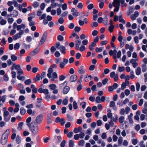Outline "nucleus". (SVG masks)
Segmentation results:
<instances>
[{
	"instance_id": "43",
	"label": "nucleus",
	"mask_w": 147,
	"mask_h": 147,
	"mask_svg": "<svg viewBox=\"0 0 147 147\" xmlns=\"http://www.w3.org/2000/svg\"><path fill=\"white\" fill-rule=\"evenodd\" d=\"M62 8L63 10H66L67 8V5L66 3H64L62 5Z\"/></svg>"
},
{
	"instance_id": "50",
	"label": "nucleus",
	"mask_w": 147,
	"mask_h": 147,
	"mask_svg": "<svg viewBox=\"0 0 147 147\" xmlns=\"http://www.w3.org/2000/svg\"><path fill=\"white\" fill-rule=\"evenodd\" d=\"M7 21L9 24H11L14 21V19L12 18H9L7 19Z\"/></svg>"
},
{
	"instance_id": "42",
	"label": "nucleus",
	"mask_w": 147,
	"mask_h": 147,
	"mask_svg": "<svg viewBox=\"0 0 147 147\" xmlns=\"http://www.w3.org/2000/svg\"><path fill=\"white\" fill-rule=\"evenodd\" d=\"M32 40V38L30 36H27L26 38V40L28 42H31Z\"/></svg>"
},
{
	"instance_id": "12",
	"label": "nucleus",
	"mask_w": 147,
	"mask_h": 147,
	"mask_svg": "<svg viewBox=\"0 0 147 147\" xmlns=\"http://www.w3.org/2000/svg\"><path fill=\"white\" fill-rule=\"evenodd\" d=\"M139 14V13L138 11H135L134 13L133 14H132L131 16V19L132 20H135L136 18L138 16Z\"/></svg>"
},
{
	"instance_id": "20",
	"label": "nucleus",
	"mask_w": 147,
	"mask_h": 147,
	"mask_svg": "<svg viewBox=\"0 0 147 147\" xmlns=\"http://www.w3.org/2000/svg\"><path fill=\"white\" fill-rule=\"evenodd\" d=\"M26 27V26L25 24H22L21 25H19L18 26L17 30H20L22 28L25 29Z\"/></svg>"
},
{
	"instance_id": "2",
	"label": "nucleus",
	"mask_w": 147,
	"mask_h": 147,
	"mask_svg": "<svg viewBox=\"0 0 147 147\" xmlns=\"http://www.w3.org/2000/svg\"><path fill=\"white\" fill-rule=\"evenodd\" d=\"M56 48L58 50H59L62 54H64L66 53V48L63 45H61L60 43L58 42L56 43L55 45Z\"/></svg>"
},
{
	"instance_id": "47",
	"label": "nucleus",
	"mask_w": 147,
	"mask_h": 147,
	"mask_svg": "<svg viewBox=\"0 0 147 147\" xmlns=\"http://www.w3.org/2000/svg\"><path fill=\"white\" fill-rule=\"evenodd\" d=\"M31 83V80L30 79H29L26 80L24 82L26 85H29Z\"/></svg>"
},
{
	"instance_id": "17",
	"label": "nucleus",
	"mask_w": 147,
	"mask_h": 147,
	"mask_svg": "<svg viewBox=\"0 0 147 147\" xmlns=\"http://www.w3.org/2000/svg\"><path fill=\"white\" fill-rule=\"evenodd\" d=\"M120 0H114L113 5L114 7L120 6Z\"/></svg>"
},
{
	"instance_id": "23",
	"label": "nucleus",
	"mask_w": 147,
	"mask_h": 147,
	"mask_svg": "<svg viewBox=\"0 0 147 147\" xmlns=\"http://www.w3.org/2000/svg\"><path fill=\"white\" fill-rule=\"evenodd\" d=\"M82 128L81 127H79L78 128H75L74 130V132L75 133H78L79 132L81 131Z\"/></svg>"
},
{
	"instance_id": "41",
	"label": "nucleus",
	"mask_w": 147,
	"mask_h": 147,
	"mask_svg": "<svg viewBox=\"0 0 147 147\" xmlns=\"http://www.w3.org/2000/svg\"><path fill=\"white\" fill-rule=\"evenodd\" d=\"M39 5V3L36 1L34 2L32 4V6L34 8L38 7Z\"/></svg>"
},
{
	"instance_id": "37",
	"label": "nucleus",
	"mask_w": 147,
	"mask_h": 147,
	"mask_svg": "<svg viewBox=\"0 0 147 147\" xmlns=\"http://www.w3.org/2000/svg\"><path fill=\"white\" fill-rule=\"evenodd\" d=\"M74 146V141L72 140H70L69 141V147H73Z\"/></svg>"
},
{
	"instance_id": "63",
	"label": "nucleus",
	"mask_w": 147,
	"mask_h": 147,
	"mask_svg": "<svg viewBox=\"0 0 147 147\" xmlns=\"http://www.w3.org/2000/svg\"><path fill=\"white\" fill-rule=\"evenodd\" d=\"M98 32L97 30H94L92 32V34L94 36H96L97 35Z\"/></svg>"
},
{
	"instance_id": "18",
	"label": "nucleus",
	"mask_w": 147,
	"mask_h": 147,
	"mask_svg": "<svg viewBox=\"0 0 147 147\" xmlns=\"http://www.w3.org/2000/svg\"><path fill=\"white\" fill-rule=\"evenodd\" d=\"M27 112L29 114L32 115H34L36 114V111L35 110L32 111L30 109H28L27 110Z\"/></svg>"
},
{
	"instance_id": "30",
	"label": "nucleus",
	"mask_w": 147,
	"mask_h": 147,
	"mask_svg": "<svg viewBox=\"0 0 147 147\" xmlns=\"http://www.w3.org/2000/svg\"><path fill=\"white\" fill-rule=\"evenodd\" d=\"M119 20L120 22H121L122 23L124 24H125V20L123 18V17L122 16H119Z\"/></svg>"
},
{
	"instance_id": "45",
	"label": "nucleus",
	"mask_w": 147,
	"mask_h": 147,
	"mask_svg": "<svg viewBox=\"0 0 147 147\" xmlns=\"http://www.w3.org/2000/svg\"><path fill=\"white\" fill-rule=\"evenodd\" d=\"M125 67H124L119 66L118 67V71L120 72H122L125 70Z\"/></svg>"
},
{
	"instance_id": "6",
	"label": "nucleus",
	"mask_w": 147,
	"mask_h": 147,
	"mask_svg": "<svg viewBox=\"0 0 147 147\" xmlns=\"http://www.w3.org/2000/svg\"><path fill=\"white\" fill-rule=\"evenodd\" d=\"M47 36V33L46 32L44 33L39 43V46L42 45L45 42Z\"/></svg>"
},
{
	"instance_id": "16",
	"label": "nucleus",
	"mask_w": 147,
	"mask_h": 147,
	"mask_svg": "<svg viewBox=\"0 0 147 147\" xmlns=\"http://www.w3.org/2000/svg\"><path fill=\"white\" fill-rule=\"evenodd\" d=\"M28 16H30L28 18V20L30 22L32 21V19L34 18L35 16V13L33 12L29 14Z\"/></svg>"
},
{
	"instance_id": "25",
	"label": "nucleus",
	"mask_w": 147,
	"mask_h": 147,
	"mask_svg": "<svg viewBox=\"0 0 147 147\" xmlns=\"http://www.w3.org/2000/svg\"><path fill=\"white\" fill-rule=\"evenodd\" d=\"M24 124V123L23 122H20L18 124V129L20 131L22 129V126Z\"/></svg>"
},
{
	"instance_id": "58",
	"label": "nucleus",
	"mask_w": 147,
	"mask_h": 147,
	"mask_svg": "<svg viewBox=\"0 0 147 147\" xmlns=\"http://www.w3.org/2000/svg\"><path fill=\"white\" fill-rule=\"evenodd\" d=\"M58 22L60 24H62L63 23L64 20L62 18H60L58 20Z\"/></svg>"
},
{
	"instance_id": "1",
	"label": "nucleus",
	"mask_w": 147,
	"mask_h": 147,
	"mask_svg": "<svg viewBox=\"0 0 147 147\" xmlns=\"http://www.w3.org/2000/svg\"><path fill=\"white\" fill-rule=\"evenodd\" d=\"M27 125L33 134H36L38 132V127L35 122H32L31 124H27Z\"/></svg>"
},
{
	"instance_id": "24",
	"label": "nucleus",
	"mask_w": 147,
	"mask_h": 147,
	"mask_svg": "<svg viewBox=\"0 0 147 147\" xmlns=\"http://www.w3.org/2000/svg\"><path fill=\"white\" fill-rule=\"evenodd\" d=\"M40 48L38 47H37L36 49H34L32 52V55L34 56L39 51Z\"/></svg>"
},
{
	"instance_id": "48",
	"label": "nucleus",
	"mask_w": 147,
	"mask_h": 147,
	"mask_svg": "<svg viewBox=\"0 0 147 147\" xmlns=\"http://www.w3.org/2000/svg\"><path fill=\"white\" fill-rule=\"evenodd\" d=\"M85 144V142L84 140H80L79 142L78 145L80 146H83Z\"/></svg>"
},
{
	"instance_id": "39",
	"label": "nucleus",
	"mask_w": 147,
	"mask_h": 147,
	"mask_svg": "<svg viewBox=\"0 0 147 147\" xmlns=\"http://www.w3.org/2000/svg\"><path fill=\"white\" fill-rule=\"evenodd\" d=\"M123 140V138L122 137H119L118 140V144L121 145V144Z\"/></svg>"
},
{
	"instance_id": "59",
	"label": "nucleus",
	"mask_w": 147,
	"mask_h": 147,
	"mask_svg": "<svg viewBox=\"0 0 147 147\" xmlns=\"http://www.w3.org/2000/svg\"><path fill=\"white\" fill-rule=\"evenodd\" d=\"M20 45L18 43H16L14 46V49L15 50L18 49L20 47Z\"/></svg>"
},
{
	"instance_id": "40",
	"label": "nucleus",
	"mask_w": 147,
	"mask_h": 147,
	"mask_svg": "<svg viewBox=\"0 0 147 147\" xmlns=\"http://www.w3.org/2000/svg\"><path fill=\"white\" fill-rule=\"evenodd\" d=\"M7 22L6 20L3 19L0 21V24L2 25H3L6 24Z\"/></svg>"
},
{
	"instance_id": "33",
	"label": "nucleus",
	"mask_w": 147,
	"mask_h": 147,
	"mask_svg": "<svg viewBox=\"0 0 147 147\" xmlns=\"http://www.w3.org/2000/svg\"><path fill=\"white\" fill-rule=\"evenodd\" d=\"M49 88L52 90L56 89V85L54 84H51L49 86Z\"/></svg>"
},
{
	"instance_id": "21",
	"label": "nucleus",
	"mask_w": 147,
	"mask_h": 147,
	"mask_svg": "<svg viewBox=\"0 0 147 147\" xmlns=\"http://www.w3.org/2000/svg\"><path fill=\"white\" fill-rule=\"evenodd\" d=\"M70 89L69 87L68 86H66L64 88L63 93L64 94H67L69 91Z\"/></svg>"
},
{
	"instance_id": "5",
	"label": "nucleus",
	"mask_w": 147,
	"mask_h": 147,
	"mask_svg": "<svg viewBox=\"0 0 147 147\" xmlns=\"http://www.w3.org/2000/svg\"><path fill=\"white\" fill-rule=\"evenodd\" d=\"M43 120V115L40 114L37 116L36 117L35 121L36 123L38 124H40Z\"/></svg>"
},
{
	"instance_id": "44",
	"label": "nucleus",
	"mask_w": 147,
	"mask_h": 147,
	"mask_svg": "<svg viewBox=\"0 0 147 147\" xmlns=\"http://www.w3.org/2000/svg\"><path fill=\"white\" fill-rule=\"evenodd\" d=\"M114 28V25L110 26L109 28V30L110 32H112Z\"/></svg>"
},
{
	"instance_id": "51",
	"label": "nucleus",
	"mask_w": 147,
	"mask_h": 147,
	"mask_svg": "<svg viewBox=\"0 0 147 147\" xmlns=\"http://www.w3.org/2000/svg\"><path fill=\"white\" fill-rule=\"evenodd\" d=\"M125 119L124 117L123 116L120 117L119 119V121L121 123L123 122L124 120Z\"/></svg>"
},
{
	"instance_id": "32",
	"label": "nucleus",
	"mask_w": 147,
	"mask_h": 147,
	"mask_svg": "<svg viewBox=\"0 0 147 147\" xmlns=\"http://www.w3.org/2000/svg\"><path fill=\"white\" fill-rule=\"evenodd\" d=\"M78 49L80 51L82 52L86 49V48L84 46L82 45L80 47H79Z\"/></svg>"
},
{
	"instance_id": "55",
	"label": "nucleus",
	"mask_w": 147,
	"mask_h": 147,
	"mask_svg": "<svg viewBox=\"0 0 147 147\" xmlns=\"http://www.w3.org/2000/svg\"><path fill=\"white\" fill-rule=\"evenodd\" d=\"M86 103L85 102L83 101L80 103V105L82 106V107L83 109H84L86 107Z\"/></svg>"
},
{
	"instance_id": "19",
	"label": "nucleus",
	"mask_w": 147,
	"mask_h": 147,
	"mask_svg": "<svg viewBox=\"0 0 147 147\" xmlns=\"http://www.w3.org/2000/svg\"><path fill=\"white\" fill-rule=\"evenodd\" d=\"M52 115L51 114H49L47 115V122L48 124H50L52 122L51 118Z\"/></svg>"
},
{
	"instance_id": "10",
	"label": "nucleus",
	"mask_w": 147,
	"mask_h": 147,
	"mask_svg": "<svg viewBox=\"0 0 147 147\" xmlns=\"http://www.w3.org/2000/svg\"><path fill=\"white\" fill-rule=\"evenodd\" d=\"M110 77L111 78H113L114 81H117L118 80V75L117 74H116L114 71L111 72L110 74Z\"/></svg>"
},
{
	"instance_id": "34",
	"label": "nucleus",
	"mask_w": 147,
	"mask_h": 147,
	"mask_svg": "<svg viewBox=\"0 0 147 147\" xmlns=\"http://www.w3.org/2000/svg\"><path fill=\"white\" fill-rule=\"evenodd\" d=\"M10 130L9 129H7L6 130L5 132L3 134V135H5V136H8L10 133Z\"/></svg>"
},
{
	"instance_id": "27",
	"label": "nucleus",
	"mask_w": 147,
	"mask_h": 147,
	"mask_svg": "<svg viewBox=\"0 0 147 147\" xmlns=\"http://www.w3.org/2000/svg\"><path fill=\"white\" fill-rule=\"evenodd\" d=\"M141 72V68L140 67H138L136 71V74L137 75H139Z\"/></svg>"
},
{
	"instance_id": "56",
	"label": "nucleus",
	"mask_w": 147,
	"mask_h": 147,
	"mask_svg": "<svg viewBox=\"0 0 147 147\" xmlns=\"http://www.w3.org/2000/svg\"><path fill=\"white\" fill-rule=\"evenodd\" d=\"M96 102L97 103H100L101 102L100 98V96H97L96 98Z\"/></svg>"
},
{
	"instance_id": "38",
	"label": "nucleus",
	"mask_w": 147,
	"mask_h": 147,
	"mask_svg": "<svg viewBox=\"0 0 147 147\" xmlns=\"http://www.w3.org/2000/svg\"><path fill=\"white\" fill-rule=\"evenodd\" d=\"M58 5L59 4L57 3H53L51 4V6L52 8H54Z\"/></svg>"
},
{
	"instance_id": "29",
	"label": "nucleus",
	"mask_w": 147,
	"mask_h": 147,
	"mask_svg": "<svg viewBox=\"0 0 147 147\" xmlns=\"http://www.w3.org/2000/svg\"><path fill=\"white\" fill-rule=\"evenodd\" d=\"M6 96V95H3L2 96H0V102L2 101L3 102H4L5 101Z\"/></svg>"
},
{
	"instance_id": "62",
	"label": "nucleus",
	"mask_w": 147,
	"mask_h": 147,
	"mask_svg": "<svg viewBox=\"0 0 147 147\" xmlns=\"http://www.w3.org/2000/svg\"><path fill=\"white\" fill-rule=\"evenodd\" d=\"M57 140L56 141V142H57V143H59L61 141V140H62L61 137V136H57Z\"/></svg>"
},
{
	"instance_id": "53",
	"label": "nucleus",
	"mask_w": 147,
	"mask_h": 147,
	"mask_svg": "<svg viewBox=\"0 0 147 147\" xmlns=\"http://www.w3.org/2000/svg\"><path fill=\"white\" fill-rule=\"evenodd\" d=\"M73 105L74 108L75 109H77L78 108L77 103L75 101L73 102Z\"/></svg>"
},
{
	"instance_id": "60",
	"label": "nucleus",
	"mask_w": 147,
	"mask_h": 147,
	"mask_svg": "<svg viewBox=\"0 0 147 147\" xmlns=\"http://www.w3.org/2000/svg\"><path fill=\"white\" fill-rule=\"evenodd\" d=\"M4 80L5 81H7L9 80V77L7 74H5L4 76Z\"/></svg>"
},
{
	"instance_id": "61",
	"label": "nucleus",
	"mask_w": 147,
	"mask_h": 147,
	"mask_svg": "<svg viewBox=\"0 0 147 147\" xmlns=\"http://www.w3.org/2000/svg\"><path fill=\"white\" fill-rule=\"evenodd\" d=\"M132 142L133 144L136 145L138 143V140L136 139H133L132 140Z\"/></svg>"
},
{
	"instance_id": "31",
	"label": "nucleus",
	"mask_w": 147,
	"mask_h": 147,
	"mask_svg": "<svg viewBox=\"0 0 147 147\" xmlns=\"http://www.w3.org/2000/svg\"><path fill=\"white\" fill-rule=\"evenodd\" d=\"M26 112L25 109L23 108H21L20 109V113L22 115H24Z\"/></svg>"
},
{
	"instance_id": "9",
	"label": "nucleus",
	"mask_w": 147,
	"mask_h": 147,
	"mask_svg": "<svg viewBox=\"0 0 147 147\" xmlns=\"http://www.w3.org/2000/svg\"><path fill=\"white\" fill-rule=\"evenodd\" d=\"M8 136L3 134L1 140V143L3 145H5L7 142Z\"/></svg>"
},
{
	"instance_id": "4",
	"label": "nucleus",
	"mask_w": 147,
	"mask_h": 147,
	"mask_svg": "<svg viewBox=\"0 0 147 147\" xmlns=\"http://www.w3.org/2000/svg\"><path fill=\"white\" fill-rule=\"evenodd\" d=\"M24 34V31L23 30H21L19 32L13 36V39L14 40H16L17 39L20 38Z\"/></svg>"
},
{
	"instance_id": "52",
	"label": "nucleus",
	"mask_w": 147,
	"mask_h": 147,
	"mask_svg": "<svg viewBox=\"0 0 147 147\" xmlns=\"http://www.w3.org/2000/svg\"><path fill=\"white\" fill-rule=\"evenodd\" d=\"M63 37L61 35H59L57 36V40L60 41H62L63 40Z\"/></svg>"
},
{
	"instance_id": "13",
	"label": "nucleus",
	"mask_w": 147,
	"mask_h": 147,
	"mask_svg": "<svg viewBox=\"0 0 147 147\" xmlns=\"http://www.w3.org/2000/svg\"><path fill=\"white\" fill-rule=\"evenodd\" d=\"M78 72L81 74H83L85 73V70L84 66L82 65L78 68Z\"/></svg>"
},
{
	"instance_id": "49",
	"label": "nucleus",
	"mask_w": 147,
	"mask_h": 147,
	"mask_svg": "<svg viewBox=\"0 0 147 147\" xmlns=\"http://www.w3.org/2000/svg\"><path fill=\"white\" fill-rule=\"evenodd\" d=\"M68 102V100L67 98H65L64 99L62 102L63 104L64 105H67Z\"/></svg>"
},
{
	"instance_id": "22",
	"label": "nucleus",
	"mask_w": 147,
	"mask_h": 147,
	"mask_svg": "<svg viewBox=\"0 0 147 147\" xmlns=\"http://www.w3.org/2000/svg\"><path fill=\"white\" fill-rule=\"evenodd\" d=\"M16 143L17 144H19L20 143L21 141V137L19 135L17 136L16 138Z\"/></svg>"
},
{
	"instance_id": "46",
	"label": "nucleus",
	"mask_w": 147,
	"mask_h": 147,
	"mask_svg": "<svg viewBox=\"0 0 147 147\" xmlns=\"http://www.w3.org/2000/svg\"><path fill=\"white\" fill-rule=\"evenodd\" d=\"M103 50L102 47L98 48L97 47L96 49V52H100L102 51Z\"/></svg>"
},
{
	"instance_id": "14",
	"label": "nucleus",
	"mask_w": 147,
	"mask_h": 147,
	"mask_svg": "<svg viewBox=\"0 0 147 147\" xmlns=\"http://www.w3.org/2000/svg\"><path fill=\"white\" fill-rule=\"evenodd\" d=\"M75 49L76 50H78L79 48V46L81 44V42L79 40H75Z\"/></svg>"
},
{
	"instance_id": "3",
	"label": "nucleus",
	"mask_w": 147,
	"mask_h": 147,
	"mask_svg": "<svg viewBox=\"0 0 147 147\" xmlns=\"http://www.w3.org/2000/svg\"><path fill=\"white\" fill-rule=\"evenodd\" d=\"M57 67V65L54 64L51 66L49 68L48 70V74H47V76L49 78H51V74L54 71L53 69L54 68H56Z\"/></svg>"
},
{
	"instance_id": "57",
	"label": "nucleus",
	"mask_w": 147,
	"mask_h": 147,
	"mask_svg": "<svg viewBox=\"0 0 147 147\" xmlns=\"http://www.w3.org/2000/svg\"><path fill=\"white\" fill-rule=\"evenodd\" d=\"M11 59L13 61H15L17 59V57L15 55H13L11 56Z\"/></svg>"
},
{
	"instance_id": "11",
	"label": "nucleus",
	"mask_w": 147,
	"mask_h": 147,
	"mask_svg": "<svg viewBox=\"0 0 147 147\" xmlns=\"http://www.w3.org/2000/svg\"><path fill=\"white\" fill-rule=\"evenodd\" d=\"M138 61V59H132L130 61V63L132 64L133 67L134 68H135L138 65V63L136 62V61Z\"/></svg>"
},
{
	"instance_id": "8",
	"label": "nucleus",
	"mask_w": 147,
	"mask_h": 147,
	"mask_svg": "<svg viewBox=\"0 0 147 147\" xmlns=\"http://www.w3.org/2000/svg\"><path fill=\"white\" fill-rule=\"evenodd\" d=\"M15 69L17 71V74L19 75H22L23 74V71L21 69L20 66L19 65H16L15 64Z\"/></svg>"
},
{
	"instance_id": "28",
	"label": "nucleus",
	"mask_w": 147,
	"mask_h": 147,
	"mask_svg": "<svg viewBox=\"0 0 147 147\" xmlns=\"http://www.w3.org/2000/svg\"><path fill=\"white\" fill-rule=\"evenodd\" d=\"M96 43L94 42H92L90 45H89V47L91 51H92L94 49V47L96 45Z\"/></svg>"
},
{
	"instance_id": "35",
	"label": "nucleus",
	"mask_w": 147,
	"mask_h": 147,
	"mask_svg": "<svg viewBox=\"0 0 147 147\" xmlns=\"http://www.w3.org/2000/svg\"><path fill=\"white\" fill-rule=\"evenodd\" d=\"M13 17H15L18 16V12L16 10H14L13 11V13H12Z\"/></svg>"
},
{
	"instance_id": "15",
	"label": "nucleus",
	"mask_w": 147,
	"mask_h": 147,
	"mask_svg": "<svg viewBox=\"0 0 147 147\" xmlns=\"http://www.w3.org/2000/svg\"><path fill=\"white\" fill-rule=\"evenodd\" d=\"M78 77L76 75H71L70 78V81L71 82H74L77 80Z\"/></svg>"
},
{
	"instance_id": "7",
	"label": "nucleus",
	"mask_w": 147,
	"mask_h": 147,
	"mask_svg": "<svg viewBox=\"0 0 147 147\" xmlns=\"http://www.w3.org/2000/svg\"><path fill=\"white\" fill-rule=\"evenodd\" d=\"M68 60L67 59L64 58L63 62L60 61L59 64L60 67L61 69H63L68 62Z\"/></svg>"
},
{
	"instance_id": "26",
	"label": "nucleus",
	"mask_w": 147,
	"mask_h": 147,
	"mask_svg": "<svg viewBox=\"0 0 147 147\" xmlns=\"http://www.w3.org/2000/svg\"><path fill=\"white\" fill-rule=\"evenodd\" d=\"M41 79V76L40 75L38 74L36 76L35 78L34 79V80L35 82L37 81H39Z\"/></svg>"
},
{
	"instance_id": "54",
	"label": "nucleus",
	"mask_w": 147,
	"mask_h": 147,
	"mask_svg": "<svg viewBox=\"0 0 147 147\" xmlns=\"http://www.w3.org/2000/svg\"><path fill=\"white\" fill-rule=\"evenodd\" d=\"M20 75H19L17 76V78L20 80H24L25 79V77L20 76Z\"/></svg>"
},
{
	"instance_id": "36",
	"label": "nucleus",
	"mask_w": 147,
	"mask_h": 147,
	"mask_svg": "<svg viewBox=\"0 0 147 147\" xmlns=\"http://www.w3.org/2000/svg\"><path fill=\"white\" fill-rule=\"evenodd\" d=\"M114 121V118H111V120L109 122V125L113 127V126L114 123L113 122V121Z\"/></svg>"
},
{
	"instance_id": "64",
	"label": "nucleus",
	"mask_w": 147,
	"mask_h": 147,
	"mask_svg": "<svg viewBox=\"0 0 147 147\" xmlns=\"http://www.w3.org/2000/svg\"><path fill=\"white\" fill-rule=\"evenodd\" d=\"M108 82V79L107 78H105L102 81V84L104 85H105Z\"/></svg>"
}]
</instances>
